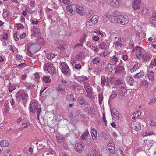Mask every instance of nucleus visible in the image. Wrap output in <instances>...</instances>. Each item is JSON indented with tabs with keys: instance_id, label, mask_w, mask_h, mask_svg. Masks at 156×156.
I'll return each instance as SVG.
<instances>
[{
	"instance_id": "9",
	"label": "nucleus",
	"mask_w": 156,
	"mask_h": 156,
	"mask_svg": "<svg viewBox=\"0 0 156 156\" xmlns=\"http://www.w3.org/2000/svg\"><path fill=\"white\" fill-rule=\"evenodd\" d=\"M133 51L135 52L136 56L138 59L141 58L144 53L142 52V50L141 47H136V48L133 49Z\"/></svg>"
},
{
	"instance_id": "31",
	"label": "nucleus",
	"mask_w": 156,
	"mask_h": 156,
	"mask_svg": "<svg viewBox=\"0 0 156 156\" xmlns=\"http://www.w3.org/2000/svg\"><path fill=\"white\" fill-rule=\"evenodd\" d=\"M144 72L143 71H141L135 75L134 78L136 79H140L144 76Z\"/></svg>"
},
{
	"instance_id": "46",
	"label": "nucleus",
	"mask_w": 156,
	"mask_h": 156,
	"mask_svg": "<svg viewBox=\"0 0 156 156\" xmlns=\"http://www.w3.org/2000/svg\"><path fill=\"white\" fill-rule=\"evenodd\" d=\"M101 81L102 87H104L106 82V80L104 76H102L101 77Z\"/></svg>"
},
{
	"instance_id": "43",
	"label": "nucleus",
	"mask_w": 156,
	"mask_h": 156,
	"mask_svg": "<svg viewBox=\"0 0 156 156\" xmlns=\"http://www.w3.org/2000/svg\"><path fill=\"white\" fill-rule=\"evenodd\" d=\"M121 40V37H119L118 39V41L114 43V45L115 47H116L117 46H119L122 44Z\"/></svg>"
},
{
	"instance_id": "52",
	"label": "nucleus",
	"mask_w": 156,
	"mask_h": 156,
	"mask_svg": "<svg viewBox=\"0 0 156 156\" xmlns=\"http://www.w3.org/2000/svg\"><path fill=\"white\" fill-rule=\"evenodd\" d=\"M141 84L146 87H147L149 85L148 82L146 80L142 81L141 82Z\"/></svg>"
},
{
	"instance_id": "18",
	"label": "nucleus",
	"mask_w": 156,
	"mask_h": 156,
	"mask_svg": "<svg viewBox=\"0 0 156 156\" xmlns=\"http://www.w3.org/2000/svg\"><path fill=\"white\" fill-rule=\"evenodd\" d=\"M31 31L32 35L35 37H36L37 35L41 34L40 28L35 26L33 27Z\"/></svg>"
},
{
	"instance_id": "14",
	"label": "nucleus",
	"mask_w": 156,
	"mask_h": 156,
	"mask_svg": "<svg viewBox=\"0 0 156 156\" xmlns=\"http://www.w3.org/2000/svg\"><path fill=\"white\" fill-rule=\"evenodd\" d=\"M84 147L81 143H77L75 147V149L79 153L81 152L84 150Z\"/></svg>"
},
{
	"instance_id": "12",
	"label": "nucleus",
	"mask_w": 156,
	"mask_h": 156,
	"mask_svg": "<svg viewBox=\"0 0 156 156\" xmlns=\"http://www.w3.org/2000/svg\"><path fill=\"white\" fill-rule=\"evenodd\" d=\"M76 11L78 14L83 15L84 14V8L82 6L76 5V8L75 9Z\"/></svg>"
},
{
	"instance_id": "27",
	"label": "nucleus",
	"mask_w": 156,
	"mask_h": 156,
	"mask_svg": "<svg viewBox=\"0 0 156 156\" xmlns=\"http://www.w3.org/2000/svg\"><path fill=\"white\" fill-rule=\"evenodd\" d=\"M107 2L108 4L114 7L117 6L118 4L117 0H107Z\"/></svg>"
},
{
	"instance_id": "58",
	"label": "nucleus",
	"mask_w": 156,
	"mask_h": 156,
	"mask_svg": "<svg viewBox=\"0 0 156 156\" xmlns=\"http://www.w3.org/2000/svg\"><path fill=\"white\" fill-rule=\"evenodd\" d=\"M74 68L76 69L79 71L81 69V66L80 64H77L75 65Z\"/></svg>"
},
{
	"instance_id": "10",
	"label": "nucleus",
	"mask_w": 156,
	"mask_h": 156,
	"mask_svg": "<svg viewBox=\"0 0 156 156\" xmlns=\"http://www.w3.org/2000/svg\"><path fill=\"white\" fill-rule=\"evenodd\" d=\"M132 8L134 10H138L140 8L141 0H133Z\"/></svg>"
},
{
	"instance_id": "50",
	"label": "nucleus",
	"mask_w": 156,
	"mask_h": 156,
	"mask_svg": "<svg viewBox=\"0 0 156 156\" xmlns=\"http://www.w3.org/2000/svg\"><path fill=\"white\" fill-rule=\"evenodd\" d=\"M98 98L99 103L100 104H102V101L103 100V97L102 94H99L98 95Z\"/></svg>"
},
{
	"instance_id": "5",
	"label": "nucleus",
	"mask_w": 156,
	"mask_h": 156,
	"mask_svg": "<svg viewBox=\"0 0 156 156\" xmlns=\"http://www.w3.org/2000/svg\"><path fill=\"white\" fill-rule=\"evenodd\" d=\"M43 68L45 71H47L51 74L53 73L55 71L53 64L50 63H45Z\"/></svg>"
},
{
	"instance_id": "39",
	"label": "nucleus",
	"mask_w": 156,
	"mask_h": 156,
	"mask_svg": "<svg viewBox=\"0 0 156 156\" xmlns=\"http://www.w3.org/2000/svg\"><path fill=\"white\" fill-rule=\"evenodd\" d=\"M57 54H53L52 53H50L48 54L47 55V58L49 60H51L53 58L56 56Z\"/></svg>"
},
{
	"instance_id": "24",
	"label": "nucleus",
	"mask_w": 156,
	"mask_h": 156,
	"mask_svg": "<svg viewBox=\"0 0 156 156\" xmlns=\"http://www.w3.org/2000/svg\"><path fill=\"white\" fill-rule=\"evenodd\" d=\"M107 147L110 152L111 153L114 154L115 153V147L113 145V144L112 143H109L108 144Z\"/></svg>"
},
{
	"instance_id": "13",
	"label": "nucleus",
	"mask_w": 156,
	"mask_h": 156,
	"mask_svg": "<svg viewBox=\"0 0 156 156\" xmlns=\"http://www.w3.org/2000/svg\"><path fill=\"white\" fill-rule=\"evenodd\" d=\"M76 5L73 4L66 7V9L69 12L73 15L75 14V9L76 8Z\"/></svg>"
},
{
	"instance_id": "32",
	"label": "nucleus",
	"mask_w": 156,
	"mask_h": 156,
	"mask_svg": "<svg viewBox=\"0 0 156 156\" xmlns=\"http://www.w3.org/2000/svg\"><path fill=\"white\" fill-rule=\"evenodd\" d=\"M30 125V122L28 121L27 120L26 121H24L22 122L21 125V127L22 128H26L27 126H29Z\"/></svg>"
},
{
	"instance_id": "63",
	"label": "nucleus",
	"mask_w": 156,
	"mask_h": 156,
	"mask_svg": "<svg viewBox=\"0 0 156 156\" xmlns=\"http://www.w3.org/2000/svg\"><path fill=\"white\" fill-rule=\"evenodd\" d=\"M8 35L6 33H5L3 34V36L2 37V38L3 40H6L7 39Z\"/></svg>"
},
{
	"instance_id": "53",
	"label": "nucleus",
	"mask_w": 156,
	"mask_h": 156,
	"mask_svg": "<svg viewBox=\"0 0 156 156\" xmlns=\"http://www.w3.org/2000/svg\"><path fill=\"white\" fill-rule=\"evenodd\" d=\"M154 133L153 132H150L149 131L148 132H147L145 133H144L143 134V136H147L151 135H153Z\"/></svg>"
},
{
	"instance_id": "4",
	"label": "nucleus",
	"mask_w": 156,
	"mask_h": 156,
	"mask_svg": "<svg viewBox=\"0 0 156 156\" xmlns=\"http://www.w3.org/2000/svg\"><path fill=\"white\" fill-rule=\"evenodd\" d=\"M60 68L62 73L65 75H70V72L69 69L67 64L64 62L61 63Z\"/></svg>"
},
{
	"instance_id": "34",
	"label": "nucleus",
	"mask_w": 156,
	"mask_h": 156,
	"mask_svg": "<svg viewBox=\"0 0 156 156\" xmlns=\"http://www.w3.org/2000/svg\"><path fill=\"white\" fill-rule=\"evenodd\" d=\"M154 142V140L150 139H147L144 141V144H147L149 146H152Z\"/></svg>"
},
{
	"instance_id": "15",
	"label": "nucleus",
	"mask_w": 156,
	"mask_h": 156,
	"mask_svg": "<svg viewBox=\"0 0 156 156\" xmlns=\"http://www.w3.org/2000/svg\"><path fill=\"white\" fill-rule=\"evenodd\" d=\"M152 57V55L148 53H144L141 58L142 60L144 62H147L150 60Z\"/></svg>"
},
{
	"instance_id": "42",
	"label": "nucleus",
	"mask_w": 156,
	"mask_h": 156,
	"mask_svg": "<svg viewBox=\"0 0 156 156\" xmlns=\"http://www.w3.org/2000/svg\"><path fill=\"white\" fill-rule=\"evenodd\" d=\"M154 66H156V58L153 59L149 65V67L151 68H152Z\"/></svg>"
},
{
	"instance_id": "30",
	"label": "nucleus",
	"mask_w": 156,
	"mask_h": 156,
	"mask_svg": "<svg viewBox=\"0 0 156 156\" xmlns=\"http://www.w3.org/2000/svg\"><path fill=\"white\" fill-rule=\"evenodd\" d=\"M92 154L93 156H100V151L97 148L92 150Z\"/></svg>"
},
{
	"instance_id": "62",
	"label": "nucleus",
	"mask_w": 156,
	"mask_h": 156,
	"mask_svg": "<svg viewBox=\"0 0 156 156\" xmlns=\"http://www.w3.org/2000/svg\"><path fill=\"white\" fill-rule=\"evenodd\" d=\"M16 26L18 30L20 28H24V26L21 23L17 24L16 25Z\"/></svg>"
},
{
	"instance_id": "29",
	"label": "nucleus",
	"mask_w": 156,
	"mask_h": 156,
	"mask_svg": "<svg viewBox=\"0 0 156 156\" xmlns=\"http://www.w3.org/2000/svg\"><path fill=\"white\" fill-rule=\"evenodd\" d=\"M110 60L109 61V62L114 63L116 65V63L119 62V58L115 56H112Z\"/></svg>"
},
{
	"instance_id": "61",
	"label": "nucleus",
	"mask_w": 156,
	"mask_h": 156,
	"mask_svg": "<svg viewBox=\"0 0 156 156\" xmlns=\"http://www.w3.org/2000/svg\"><path fill=\"white\" fill-rule=\"evenodd\" d=\"M148 10L146 8H143L141 11L143 15L146 14Z\"/></svg>"
},
{
	"instance_id": "20",
	"label": "nucleus",
	"mask_w": 156,
	"mask_h": 156,
	"mask_svg": "<svg viewBox=\"0 0 156 156\" xmlns=\"http://www.w3.org/2000/svg\"><path fill=\"white\" fill-rule=\"evenodd\" d=\"M73 76L74 77H75V78L76 80L79 81H87L88 80V78L87 76L83 75L78 76H77L76 74H74L73 75Z\"/></svg>"
},
{
	"instance_id": "60",
	"label": "nucleus",
	"mask_w": 156,
	"mask_h": 156,
	"mask_svg": "<svg viewBox=\"0 0 156 156\" xmlns=\"http://www.w3.org/2000/svg\"><path fill=\"white\" fill-rule=\"evenodd\" d=\"M30 21L33 24H37L39 22L36 19L31 20Z\"/></svg>"
},
{
	"instance_id": "36",
	"label": "nucleus",
	"mask_w": 156,
	"mask_h": 156,
	"mask_svg": "<svg viewBox=\"0 0 156 156\" xmlns=\"http://www.w3.org/2000/svg\"><path fill=\"white\" fill-rule=\"evenodd\" d=\"M119 90L122 93H125L127 92L126 86L125 85L119 86Z\"/></svg>"
},
{
	"instance_id": "37",
	"label": "nucleus",
	"mask_w": 156,
	"mask_h": 156,
	"mask_svg": "<svg viewBox=\"0 0 156 156\" xmlns=\"http://www.w3.org/2000/svg\"><path fill=\"white\" fill-rule=\"evenodd\" d=\"M77 100L79 103L80 105H83L85 104V100L83 97H79L78 98Z\"/></svg>"
},
{
	"instance_id": "35",
	"label": "nucleus",
	"mask_w": 156,
	"mask_h": 156,
	"mask_svg": "<svg viewBox=\"0 0 156 156\" xmlns=\"http://www.w3.org/2000/svg\"><path fill=\"white\" fill-rule=\"evenodd\" d=\"M89 132L86 131L81 136V137L83 140H85L88 137Z\"/></svg>"
},
{
	"instance_id": "22",
	"label": "nucleus",
	"mask_w": 156,
	"mask_h": 156,
	"mask_svg": "<svg viewBox=\"0 0 156 156\" xmlns=\"http://www.w3.org/2000/svg\"><path fill=\"white\" fill-rule=\"evenodd\" d=\"M150 22L152 25L155 26L156 25V14L153 13L152 16L150 18Z\"/></svg>"
},
{
	"instance_id": "41",
	"label": "nucleus",
	"mask_w": 156,
	"mask_h": 156,
	"mask_svg": "<svg viewBox=\"0 0 156 156\" xmlns=\"http://www.w3.org/2000/svg\"><path fill=\"white\" fill-rule=\"evenodd\" d=\"M92 62L94 64H96L97 65H98L100 62L99 58L98 57L94 58L92 61Z\"/></svg>"
},
{
	"instance_id": "56",
	"label": "nucleus",
	"mask_w": 156,
	"mask_h": 156,
	"mask_svg": "<svg viewBox=\"0 0 156 156\" xmlns=\"http://www.w3.org/2000/svg\"><path fill=\"white\" fill-rule=\"evenodd\" d=\"M5 156H12L11 154V152L9 150H6L5 152Z\"/></svg>"
},
{
	"instance_id": "23",
	"label": "nucleus",
	"mask_w": 156,
	"mask_h": 156,
	"mask_svg": "<svg viewBox=\"0 0 156 156\" xmlns=\"http://www.w3.org/2000/svg\"><path fill=\"white\" fill-rule=\"evenodd\" d=\"M56 90L60 92L61 93L63 94L65 92L64 85L59 84L57 87Z\"/></svg>"
},
{
	"instance_id": "49",
	"label": "nucleus",
	"mask_w": 156,
	"mask_h": 156,
	"mask_svg": "<svg viewBox=\"0 0 156 156\" xmlns=\"http://www.w3.org/2000/svg\"><path fill=\"white\" fill-rule=\"evenodd\" d=\"M26 64L25 63H22L17 66V67L19 69H22L26 67Z\"/></svg>"
},
{
	"instance_id": "33",
	"label": "nucleus",
	"mask_w": 156,
	"mask_h": 156,
	"mask_svg": "<svg viewBox=\"0 0 156 156\" xmlns=\"http://www.w3.org/2000/svg\"><path fill=\"white\" fill-rule=\"evenodd\" d=\"M109 13H107L105 14L101 18V20L104 22H107L108 20L109 17Z\"/></svg>"
},
{
	"instance_id": "11",
	"label": "nucleus",
	"mask_w": 156,
	"mask_h": 156,
	"mask_svg": "<svg viewBox=\"0 0 156 156\" xmlns=\"http://www.w3.org/2000/svg\"><path fill=\"white\" fill-rule=\"evenodd\" d=\"M147 74L149 80L153 82L155 78V73L152 71L148 69L147 72Z\"/></svg>"
},
{
	"instance_id": "44",
	"label": "nucleus",
	"mask_w": 156,
	"mask_h": 156,
	"mask_svg": "<svg viewBox=\"0 0 156 156\" xmlns=\"http://www.w3.org/2000/svg\"><path fill=\"white\" fill-rule=\"evenodd\" d=\"M0 143V144L2 145V147L3 146L6 147L9 145V142L8 141L5 140H2V141H1Z\"/></svg>"
},
{
	"instance_id": "40",
	"label": "nucleus",
	"mask_w": 156,
	"mask_h": 156,
	"mask_svg": "<svg viewBox=\"0 0 156 156\" xmlns=\"http://www.w3.org/2000/svg\"><path fill=\"white\" fill-rule=\"evenodd\" d=\"M87 35L85 34H83L80 38L79 40V42L80 43H82L83 44L84 42H86V38Z\"/></svg>"
},
{
	"instance_id": "26",
	"label": "nucleus",
	"mask_w": 156,
	"mask_h": 156,
	"mask_svg": "<svg viewBox=\"0 0 156 156\" xmlns=\"http://www.w3.org/2000/svg\"><path fill=\"white\" fill-rule=\"evenodd\" d=\"M91 133L93 137V139L94 140H96L97 133L96 130L94 128L92 129H91Z\"/></svg>"
},
{
	"instance_id": "8",
	"label": "nucleus",
	"mask_w": 156,
	"mask_h": 156,
	"mask_svg": "<svg viewBox=\"0 0 156 156\" xmlns=\"http://www.w3.org/2000/svg\"><path fill=\"white\" fill-rule=\"evenodd\" d=\"M98 17L97 15L93 16L91 19L86 23L87 26L90 27L94 25L98 22Z\"/></svg>"
},
{
	"instance_id": "25",
	"label": "nucleus",
	"mask_w": 156,
	"mask_h": 156,
	"mask_svg": "<svg viewBox=\"0 0 156 156\" xmlns=\"http://www.w3.org/2000/svg\"><path fill=\"white\" fill-rule=\"evenodd\" d=\"M66 99L67 101H71L72 102H74L76 101V99L74 98V97L72 94H68L66 96Z\"/></svg>"
},
{
	"instance_id": "55",
	"label": "nucleus",
	"mask_w": 156,
	"mask_h": 156,
	"mask_svg": "<svg viewBox=\"0 0 156 156\" xmlns=\"http://www.w3.org/2000/svg\"><path fill=\"white\" fill-rule=\"evenodd\" d=\"M149 124L151 126H154L156 125V122L154 121L152 119H151L149 122Z\"/></svg>"
},
{
	"instance_id": "3",
	"label": "nucleus",
	"mask_w": 156,
	"mask_h": 156,
	"mask_svg": "<svg viewBox=\"0 0 156 156\" xmlns=\"http://www.w3.org/2000/svg\"><path fill=\"white\" fill-rule=\"evenodd\" d=\"M17 99L23 103L26 102L28 100V95L27 93L22 90H19L16 93Z\"/></svg>"
},
{
	"instance_id": "1",
	"label": "nucleus",
	"mask_w": 156,
	"mask_h": 156,
	"mask_svg": "<svg viewBox=\"0 0 156 156\" xmlns=\"http://www.w3.org/2000/svg\"><path fill=\"white\" fill-rule=\"evenodd\" d=\"M116 12H113L111 14L110 21L114 23H117L122 25L127 23L129 22L128 16L123 15H120L118 16Z\"/></svg>"
},
{
	"instance_id": "16",
	"label": "nucleus",
	"mask_w": 156,
	"mask_h": 156,
	"mask_svg": "<svg viewBox=\"0 0 156 156\" xmlns=\"http://www.w3.org/2000/svg\"><path fill=\"white\" fill-rule=\"evenodd\" d=\"M140 66V64L137 62L133 63L131 67L130 71L133 73L137 70Z\"/></svg>"
},
{
	"instance_id": "57",
	"label": "nucleus",
	"mask_w": 156,
	"mask_h": 156,
	"mask_svg": "<svg viewBox=\"0 0 156 156\" xmlns=\"http://www.w3.org/2000/svg\"><path fill=\"white\" fill-rule=\"evenodd\" d=\"M156 101V98L154 97L152 99H151L150 101V102L148 103V105H151V104L154 103Z\"/></svg>"
},
{
	"instance_id": "54",
	"label": "nucleus",
	"mask_w": 156,
	"mask_h": 156,
	"mask_svg": "<svg viewBox=\"0 0 156 156\" xmlns=\"http://www.w3.org/2000/svg\"><path fill=\"white\" fill-rule=\"evenodd\" d=\"M117 94L115 93H113L110 95L109 99L112 100L115 98L117 96Z\"/></svg>"
},
{
	"instance_id": "6",
	"label": "nucleus",
	"mask_w": 156,
	"mask_h": 156,
	"mask_svg": "<svg viewBox=\"0 0 156 156\" xmlns=\"http://www.w3.org/2000/svg\"><path fill=\"white\" fill-rule=\"evenodd\" d=\"M115 73L116 74L122 73L124 70V67L123 62L120 60L119 63L117 65H116L115 68Z\"/></svg>"
},
{
	"instance_id": "47",
	"label": "nucleus",
	"mask_w": 156,
	"mask_h": 156,
	"mask_svg": "<svg viewBox=\"0 0 156 156\" xmlns=\"http://www.w3.org/2000/svg\"><path fill=\"white\" fill-rule=\"evenodd\" d=\"M36 40L39 43H44V40L41 36H39L37 37Z\"/></svg>"
},
{
	"instance_id": "51",
	"label": "nucleus",
	"mask_w": 156,
	"mask_h": 156,
	"mask_svg": "<svg viewBox=\"0 0 156 156\" xmlns=\"http://www.w3.org/2000/svg\"><path fill=\"white\" fill-rule=\"evenodd\" d=\"M123 83V81L122 80L119 79V78H117L115 80V84L116 85H118L119 84H122Z\"/></svg>"
},
{
	"instance_id": "48",
	"label": "nucleus",
	"mask_w": 156,
	"mask_h": 156,
	"mask_svg": "<svg viewBox=\"0 0 156 156\" xmlns=\"http://www.w3.org/2000/svg\"><path fill=\"white\" fill-rule=\"evenodd\" d=\"M140 114V112L136 111L133 114V115L132 117V119H135L136 117L138 118L139 117Z\"/></svg>"
},
{
	"instance_id": "28",
	"label": "nucleus",
	"mask_w": 156,
	"mask_h": 156,
	"mask_svg": "<svg viewBox=\"0 0 156 156\" xmlns=\"http://www.w3.org/2000/svg\"><path fill=\"white\" fill-rule=\"evenodd\" d=\"M126 80L128 84L130 85H133L134 84V79L130 76H127L126 78Z\"/></svg>"
},
{
	"instance_id": "19",
	"label": "nucleus",
	"mask_w": 156,
	"mask_h": 156,
	"mask_svg": "<svg viewBox=\"0 0 156 156\" xmlns=\"http://www.w3.org/2000/svg\"><path fill=\"white\" fill-rule=\"evenodd\" d=\"M65 42L61 40H58L57 42V47L58 48H62L60 49V51H62L64 50V47L65 45Z\"/></svg>"
},
{
	"instance_id": "17",
	"label": "nucleus",
	"mask_w": 156,
	"mask_h": 156,
	"mask_svg": "<svg viewBox=\"0 0 156 156\" xmlns=\"http://www.w3.org/2000/svg\"><path fill=\"white\" fill-rule=\"evenodd\" d=\"M131 128L132 129L138 131L141 129V125L139 122H134L132 124Z\"/></svg>"
},
{
	"instance_id": "2",
	"label": "nucleus",
	"mask_w": 156,
	"mask_h": 156,
	"mask_svg": "<svg viewBox=\"0 0 156 156\" xmlns=\"http://www.w3.org/2000/svg\"><path fill=\"white\" fill-rule=\"evenodd\" d=\"M30 114L37 113V119L39 120L40 115H41V108L39 106L38 104L34 101H32L30 102L29 107Z\"/></svg>"
},
{
	"instance_id": "7",
	"label": "nucleus",
	"mask_w": 156,
	"mask_h": 156,
	"mask_svg": "<svg viewBox=\"0 0 156 156\" xmlns=\"http://www.w3.org/2000/svg\"><path fill=\"white\" fill-rule=\"evenodd\" d=\"M111 112L112 117H114L117 120L121 119H122V117L121 114L115 109H111Z\"/></svg>"
},
{
	"instance_id": "21",
	"label": "nucleus",
	"mask_w": 156,
	"mask_h": 156,
	"mask_svg": "<svg viewBox=\"0 0 156 156\" xmlns=\"http://www.w3.org/2000/svg\"><path fill=\"white\" fill-rule=\"evenodd\" d=\"M116 66V65H115L114 63L109 62L108 61L106 68L109 72H111L115 69Z\"/></svg>"
},
{
	"instance_id": "38",
	"label": "nucleus",
	"mask_w": 156,
	"mask_h": 156,
	"mask_svg": "<svg viewBox=\"0 0 156 156\" xmlns=\"http://www.w3.org/2000/svg\"><path fill=\"white\" fill-rule=\"evenodd\" d=\"M99 48L101 49L105 50L107 48V46L105 43L102 42L99 44Z\"/></svg>"
},
{
	"instance_id": "45",
	"label": "nucleus",
	"mask_w": 156,
	"mask_h": 156,
	"mask_svg": "<svg viewBox=\"0 0 156 156\" xmlns=\"http://www.w3.org/2000/svg\"><path fill=\"white\" fill-rule=\"evenodd\" d=\"M43 80H44V81L46 83L50 82L51 81V79L50 78V77L49 76H44L43 77Z\"/></svg>"
},
{
	"instance_id": "64",
	"label": "nucleus",
	"mask_w": 156,
	"mask_h": 156,
	"mask_svg": "<svg viewBox=\"0 0 156 156\" xmlns=\"http://www.w3.org/2000/svg\"><path fill=\"white\" fill-rule=\"evenodd\" d=\"M85 88L87 92H92V90L91 88V86L87 87Z\"/></svg>"
},
{
	"instance_id": "59",
	"label": "nucleus",
	"mask_w": 156,
	"mask_h": 156,
	"mask_svg": "<svg viewBox=\"0 0 156 156\" xmlns=\"http://www.w3.org/2000/svg\"><path fill=\"white\" fill-rule=\"evenodd\" d=\"M59 1L64 4H69L70 2V1L69 0H59Z\"/></svg>"
}]
</instances>
